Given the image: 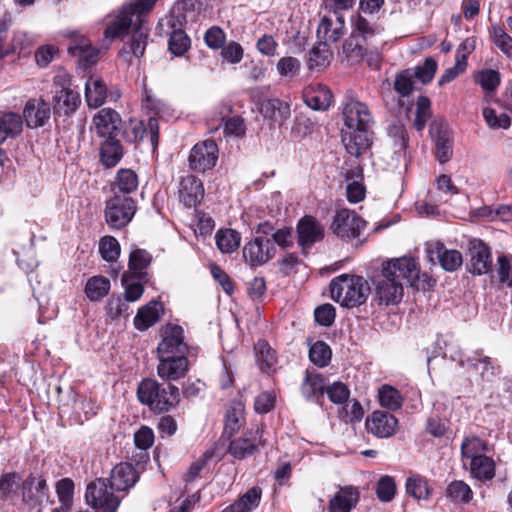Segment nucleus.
Returning <instances> with one entry per match:
<instances>
[{"label":"nucleus","mask_w":512,"mask_h":512,"mask_svg":"<svg viewBox=\"0 0 512 512\" xmlns=\"http://www.w3.org/2000/svg\"><path fill=\"white\" fill-rule=\"evenodd\" d=\"M157 0H134L125 5L119 15L107 24L106 38L122 37L124 46L119 55L125 61L131 56H143L149 29L146 27L145 16L152 10Z\"/></svg>","instance_id":"obj_1"},{"label":"nucleus","mask_w":512,"mask_h":512,"mask_svg":"<svg viewBox=\"0 0 512 512\" xmlns=\"http://www.w3.org/2000/svg\"><path fill=\"white\" fill-rule=\"evenodd\" d=\"M370 291L367 280L362 276L342 274L330 283L331 298L348 309L363 305Z\"/></svg>","instance_id":"obj_2"},{"label":"nucleus","mask_w":512,"mask_h":512,"mask_svg":"<svg viewBox=\"0 0 512 512\" xmlns=\"http://www.w3.org/2000/svg\"><path fill=\"white\" fill-rule=\"evenodd\" d=\"M137 398L154 413H163L179 403L180 392L175 385L164 386L155 379L145 378L138 384Z\"/></svg>","instance_id":"obj_3"},{"label":"nucleus","mask_w":512,"mask_h":512,"mask_svg":"<svg viewBox=\"0 0 512 512\" xmlns=\"http://www.w3.org/2000/svg\"><path fill=\"white\" fill-rule=\"evenodd\" d=\"M135 201L127 195L115 194L106 202L105 220L111 229H122L133 219Z\"/></svg>","instance_id":"obj_4"},{"label":"nucleus","mask_w":512,"mask_h":512,"mask_svg":"<svg viewBox=\"0 0 512 512\" xmlns=\"http://www.w3.org/2000/svg\"><path fill=\"white\" fill-rule=\"evenodd\" d=\"M382 274L394 278L403 287L412 286L419 279L420 265L412 257L390 259L382 264Z\"/></svg>","instance_id":"obj_5"},{"label":"nucleus","mask_w":512,"mask_h":512,"mask_svg":"<svg viewBox=\"0 0 512 512\" xmlns=\"http://www.w3.org/2000/svg\"><path fill=\"white\" fill-rule=\"evenodd\" d=\"M86 503L96 512H116L120 499L108 490L104 479H96L87 485Z\"/></svg>","instance_id":"obj_6"},{"label":"nucleus","mask_w":512,"mask_h":512,"mask_svg":"<svg viewBox=\"0 0 512 512\" xmlns=\"http://www.w3.org/2000/svg\"><path fill=\"white\" fill-rule=\"evenodd\" d=\"M366 222L356 212L347 208L336 211L330 229L342 240H351L360 236Z\"/></svg>","instance_id":"obj_7"},{"label":"nucleus","mask_w":512,"mask_h":512,"mask_svg":"<svg viewBox=\"0 0 512 512\" xmlns=\"http://www.w3.org/2000/svg\"><path fill=\"white\" fill-rule=\"evenodd\" d=\"M219 157V150L216 142L207 139L196 143L189 154L188 163L191 170L198 173H205L212 170Z\"/></svg>","instance_id":"obj_8"},{"label":"nucleus","mask_w":512,"mask_h":512,"mask_svg":"<svg viewBox=\"0 0 512 512\" xmlns=\"http://www.w3.org/2000/svg\"><path fill=\"white\" fill-rule=\"evenodd\" d=\"M345 126L354 131L368 132L374 124V118L366 103L351 99L343 106Z\"/></svg>","instance_id":"obj_9"},{"label":"nucleus","mask_w":512,"mask_h":512,"mask_svg":"<svg viewBox=\"0 0 512 512\" xmlns=\"http://www.w3.org/2000/svg\"><path fill=\"white\" fill-rule=\"evenodd\" d=\"M182 10L179 5L175 6L167 19V25L172 29L169 38V50L176 56L183 55L190 47V39L181 28L186 23V16Z\"/></svg>","instance_id":"obj_10"},{"label":"nucleus","mask_w":512,"mask_h":512,"mask_svg":"<svg viewBox=\"0 0 512 512\" xmlns=\"http://www.w3.org/2000/svg\"><path fill=\"white\" fill-rule=\"evenodd\" d=\"M163 339L158 344V356H186L188 346L184 342V330L178 325H166L162 332Z\"/></svg>","instance_id":"obj_11"},{"label":"nucleus","mask_w":512,"mask_h":512,"mask_svg":"<svg viewBox=\"0 0 512 512\" xmlns=\"http://www.w3.org/2000/svg\"><path fill=\"white\" fill-rule=\"evenodd\" d=\"M468 270L474 275L487 274L492 269L490 248L480 239H472L468 244Z\"/></svg>","instance_id":"obj_12"},{"label":"nucleus","mask_w":512,"mask_h":512,"mask_svg":"<svg viewBox=\"0 0 512 512\" xmlns=\"http://www.w3.org/2000/svg\"><path fill=\"white\" fill-rule=\"evenodd\" d=\"M276 248L272 240L256 237L243 248V257L253 267L262 266L274 257Z\"/></svg>","instance_id":"obj_13"},{"label":"nucleus","mask_w":512,"mask_h":512,"mask_svg":"<svg viewBox=\"0 0 512 512\" xmlns=\"http://www.w3.org/2000/svg\"><path fill=\"white\" fill-rule=\"evenodd\" d=\"M67 49L71 56L77 57L83 68L93 65L98 60L99 50L93 47L91 41L83 35L72 34Z\"/></svg>","instance_id":"obj_14"},{"label":"nucleus","mask_w":512,"mask_h":512,"mask_svg":"<svg viewBox=\"0 0 512 512\" xmlns=\"http://www.w3.org/2000/svg\"><path fill=\"white\" fill-rule=\"evenodd\" d=\"M426 252L431 261L438 260L448 272L456 271L463 263L462 254L456 249H447L441 242L428 243Z\"/></svg>","instance_id":"obj_15"},{"label":"nucleus","mask_w":512,"mask_h":512,"mask_svg":"<svg viewBox=\"0 0 512 512\" xmlns=\"http://www.w3.org/2000/svg\"><path fill=\"white\" fill-rule=\"evenodd\" d=\"M366 429L369 433L378 438H389L393 436L398 428L397 418L385 411H374L366 419Z\"/></svg>","instance_id":"obj_16"},{"label":"nucleus","mask_w":512,"mask_h":512,"mask_svg":"<svg viewBox=\"0 0 512 512\" xmlns=\"http://www.w3.org/2000/svg\"><path fill=\"white\" fill-rule=\"evenodd\" d=\"M263 430L259 426L252 427L243 437L230 442L229 453L236 459H244L253 455L259 444L262 443Z\"/></svg>","instance_id":"obj_17"},{"label":"nucleus","mask_w":512,"mask_h":512,"mask_svg":"<svg viewBox=\"0 0 512 512\" xmlns=\"http://www.w3.org/2000/svg\"><path fill=\"white\" fill-rule=\"evenodd\" d=\"M404 287L392 277L381 273V278L375 282V299L380 305H393L401 301Z\"/></svg>","instance_id":"obj_18"},{"label":"nucleus","mask_w":512,"mask_h":512,"mask_svg":"<svg viewBox=\"0 0 512 512\" xmlns=\"http://www.w3.org/2000/svg\"><path fill=\"white\" fill-rule=\"evenodd\" d=\"M157 374L166 381H176L185 376L188 371L186 356H158Z\"/></svg>","instance_id":"obj_19"},{"label":"nucleus","mask_w":512,"mask_h":512,"mask_svg":"<svg viewBox=\"0 0 512 512\" xmlns=\"http://www.w3.org/2000/svg\"><path fill=\"white\" fill-rule=\"evenodd\" d=\"M148 137L153 149L157 148L159 143V124L156 117H149L146 124L142 121H131L129 128L125 132L126 140L136 142Z\"/></svg>","instance_id":"obj_20"},{"label":"nucleus","mask_w":512,"mask_h":512,"mask_svg":"<svg viewBox=\"0 0 512 512\" xmlns=\"http://www.w3.org/2000/svg\"><path fill=\"white\" fill-rule=\"evenodd\" d=\"M120 115L113 109L103 108L93 117L97 136L103 139L117 137L119 134Z\"/></svg>","instance_id":"obj_21"},{"label":"nucleus","mask_w":512,"mask_h":512,"mask_svg":"<svg viewBox=\"0 0 512 512\" xmlns=\"http://www.w3.org/2000/svg\"><path fill=\"white\" fill-rule=\"evenodd\" d=\"M178 196L184 206L188 208L197 206L204 197L202 181L194 175L183 177L179 184Z\"/></svg>","instance_id":"obj_22"},{"label":"nucleus","mask_w":512,"mask_h":512,"mask_svg":"<svg viewBox=\"0 0 512 512\" xmlns=\"http://www.w3.org/2000/svg\"><path fill=\"white\" fill-rule=\"evenodd\" d=\"M345 19L343 15H324L317 28V37L324 43H334L345 34Z\"/></svg>","instance_id":"obj_23"},{"label":"nucleus","mask_w":512,"mask_h":512,"mask_svg":"<svg viewBox=\"0 0 512 512\" xmlns=\"http://www.w3.org/2000/svg\"><path fill=\"white\" fill-rule=\"evenodd\" d=\"M297 232L298 244L302 249L310 248L324 236L323 226L312 216H305L299 221Z\"/></svg>","instance_id":"obj_24"},{"label":"nucleus","mask_w":512,"mask_h":512,"mask_svg":"<svg viewBox=\"0 0 512 512\" xmlns=\"http://www.w3.org/2000/svg\"><path fill=\"white\" fill-rule=\"evenodd\" d=\"M50 105L43 99H30L25 104L23 116L29 128L44 126L50 119Z\"/></svg>","instance_id":"obj_25"},{"label":"nucleus","mask_w":512,"mask_h":512,"mask_svg":"<svg viewBox=\"0 0 512 512\" xmlns=\"http://www.w3.org/2000/svg\"><path fill=\"white\" fill-rule=\"evenodd\" d=\"M138 480V473L130 463H119L111 471L110 488L115 491H126Z\"/></svg>","instance_id":"obj_26"},{"label":"nucleus","mask_w":512,"mask_h":512,"mask_svg":"<svg viewBox=\"0 0 512 512\" xmlns=\"http://www.w3.org/2000/svg\"><path fill=\"white\" fill-rule=\"evenodd\" d=\"M359 501V491L354 486L341 487L330 499L329 512H351Z\"/></svg>","instance_id":"obj_27"},{"label":"nucleus","mask_w":512,"mask_h":512,"mask_svg":"<svg viewBox=\"0 0 512 512\" xmlns=\"http://www.w3.org/2000/svg\"><path fill=\"white\" fill-rule=\"evenodd\" d=\"M151 262L152 256L148 251L136 248L129 255L128 271L125 273H129L137 280L149 282V274L146 269Z\"/></svg>","instance_id":"obj_28"},{"label":"nucleus","mask_w":512,"mask_h":512,"mask_svg":"<svg viewBox=\"0 0 512 512\" xmlns=\"http://www.w3.org/2000/svg\"><path fill=\"white\" fill-rule=\"evenodd\" d=\"M53 100L54 112L64 115L75 112L81 103L79 93L65 87H61L59 90L55 91Z\"/></svg>","instance_id":"obj_29"},{"label":"nucleus","mask_w":512,"mask_h":512,"mask_svg":"<svg viewBox=\"0 0 512 512\" xmlns=\"http://www.w3.org/2000/svg\"><path fill=\"white\" fill-rule=\"evenodd\" d=\"M302 395L309 401H318L325 392V380L315 370H307L301 384Z\"/></svg>","instance_id":"obj_30"},{"label":"nucleus","mask_w":512,"mask_h":512,"mask_svg":"<svg viewBox=\"0 0 512 512\" xmlns=\"http://www.w3.org/2000/svg\"><path fill=\"white\" fill-rule=\"evenodd\" d=\"M367 133L354 130L342 132V142L348 154L360 157L369 149L371 140Z\"/></svg>","instance_id":"obj_31"},{"label":"nucleus","mask_w":512,"mask_h":512,"mask_svg":"<svg viewBox=\"0 0 512 512\" xmlns=\"http://www.w3.org/2000/svg\"><path fill=\"white\" fill-rule=\"evenodd\" d=\"M460 364L476 371L481 370V377L486 381H491L499 373V366L494 365L490 357L483 355L480 351H476Z\"/></svg>","instance_id":"obj_32"},{"label":"nucleus","mask_w":512,"mask_h":512,"mask_svg":"<svg viewBox=\"0 0 512 512\" xmlns=\"http://www.w3.org/2000/svg\"><path fill=\"white\" fill-rule=\"evenodd\" d=\"M85 98L91 108L102 106L107 98V86L98 76H90L85 83Z\"/></svg>","instance_id":"obj_33"},{"label":"nucleus","mask_w":512,"mask_h":512,"mask_svg":"<svg viewBox=\"0 0 512 512\" xmlns=\"http://www.w3.org/2000/svg\"><path fill=\"white\" fill-rule=\"evenodd\" d=\"M262 490L258 486L248 489L240 498L227 506L223 512H251L260 503Z\"/></svg>","instance_id":"obj_34"},{"label":"nucleus","mask_w":512,"mask_h":512,"mask_svg":"<svg viewBox=\"0 0 512 512\" xmlns=\"http://www.w3.org/2000/svg\"><path fill=\"white\" fill-rule=\"evenodd\" d=\"M23 500L30 507L41 506L48 501V487L46 480L33 478L25 487Z\"/></svg>","instance_id":"obj_35"},{"label":"nucleus","mask_w":512,"mask_h":512,"mask_svg":"<svg viewBox=\"0 0 512 512\" xmlns=\"http://www.w3.org/2000/svg\"><path fill=\"white\" fill-rule=\"evenodd\" d=\"M123 147L117 137L104 139L100 146V160L107 168L116 166L123 157Z\"/></svg>","instance_id":"obj_36"},{"label":"nucleus","mask_w":512,"mask_h":512,"mask_svg":"<svg viewBox=\"0 0 512 512\" xmlns=\"http://www.w3.org/2000/svg\"><path fill=\"white\" fill-rule=\"evenodd\" d=\"M23 129L22 117L14 112L0 116V145L20 135Z\"/></svg>","instance_id":"obj_37"},{"label":"nucleus","mask_w":512,"mask_h":512,"mask_svg":"<svg viewBox=\"0 0 512 512\" xmlns=\"http://www.w3.org/2000/svg\"><path fill=\"white\" fill-rule=\"evenodd\" d=\"M158 303L150 302L141 307L134 317V327L139 331H145L159 320Z\"/></svg>","instance_id":"obj_38"},{"label":"nucleus","mask_w":512,"mask_h":512,"mask_svg":"<svg viewBox=\"0 0 512 512\" xmlns=\"http://www.w3.org/2000/svg\"><path fill=\"white\" fill-rule=\"evenodd\" d=\"M260 113L271 121H278L289 116L288 104L277 98L266 99L259 106Z\"/></svg>","instance_id":"obj_39"},{"label":"nucleus","mask_w":512,"mask_h":512,"mask_svg":"<svg viewBox=\"0 0 512 512\" xmlns=\"http://www.w3.org/2000/svg\"><path fill=\"white\" fill-rule=\"evenodd\" d=\"M111 288L110 280L98 275L89 278L85 285V294L90 301H99L108 295Z\"/></svg>","instance_id":"obj_40"},{"label":"nucleus","mask_w":512,"mask_h":512,"mask_svg":"<svg viewBox=\"0 0 512 512\" xmlns=\"http://www.w3.org/2000/svg\"><path fill=\"white\" fill-rule=\"evenodd\" d=\"M471 474L480 481H488L495 476V462L488 456L476 457L470 463Z\"/></svg>","instance_id":"obj_41"},{"label":"nucleus","mask_w":512,"mask_h":512,"mask_svg":"<svg viewBox=\"0 0 512 512\" xmlns=\"http://www.w3.org/2000/svg\"><path fill=\"white\" fill-rule=\"evenodd\" d=\"M305 103L314 110H325L332 103V94L325 86L305 93Z\"/></svg>","instance_id":"obj_42"},{"label":"nucleus","mask_w":512,"mask_h":512,"mask_svg":"<svg viewBox=\"0 0 512 512\" xmlns=\"http://www.w3.org/2000/svg\"><path fill=\"white\" fill-rule=\"evenodd\" d=\"M106 319L119 322L129 316V304L120 295H112L105 306Z\"/></svg>","instance_id":"obj_43"},{"label":"nucleus","mask_w":512,"mask_h":512,"mask_svg":"<svg viewBox=\"0 0 512 512\" xmlns=\"http://www.w3.org/2000/svg\"><path fill=\"white\" fill-rule=\"evenodd\" d=\"M353 26V33H357L363 38L364 41H368L375 36H378L382 32V28L375 23L369 22L360 13L351 19Z\"/></svg>","instance_id":"obj_44"},{"label":"nucleus","mask_w":512,"mask_h":512,"mask_svg":"<svg viewBox=\"0 0 512 512\" xmlns=\"http://www.w3.org/2000/svg\"><path fill=\"white\" fill-rule=\"evenodd\" d=\"M122 286L124 287V300L135 302L141 298L144 293V284L147 282L137 280L129 273H123L121 278Z\"/></svg>","instance_id":"obj_45"},{"label":"nucleus","mask_w":512,"mask_h":512,"mask_svg":"<svg viewBox=\"0 0 512 512\" xmlns=\"http://www.w3.org/2000/svg\"><path fill=\"white\" fill-rule=\"evenodd\" d=\"M215 240L222 253H232L239 247L241 236L233 229H225L216 233Z\"/></svg>","instance_id":"obj_46"},{"label":"nucleus","mask_w":512,"mask_h":512,"mask_svg":"<svg viewBox=\"0 0 512 512\" xmlns=\"http://www.w3.org/2000/svg\"><path fill=\"white\" fill-rule=\"evenodd\" d=\"M446 496L455 503H468L473 492L468 484L462 480L452 481L446 488Z\"/></svg>","instance_id":"obj_47"},{"label":"nucleus","mask_w":512,"mask_h":512,"mask_svg":"<svg viewBox=\"0 0 512 512\" xmlns=\"http://www.w3.org/2000/svg\"><path fill=\"white\" fill-rule=\"evenodd\" d=\"M487 451L488 443L476 436L466 437L461 444L462 456L470 460L484 456Z\"/></svg>","instance_id":"obj_48"},{"label":"nucleus","mask_w":512,"mask_h":512,"mask_svg":"<svg viewBox=\"0 0 512 512\" xmlns=\"http://www.w3.org/2000/svg\"><path fill=\"white\" fill-rule=\"evenodd\" d=\"M256 359L262 371H268L276 363L275 351L265 341H259L255 346Z\"/></svg>","instance_id":"obj_49"},{"label":"nucleus","mask_w":512,"mask_h":512,"mask_svg":"<svg viewBox=\"0 0 512 512\" xmlns=\"http://www.w3.org/2000/svg\"><path fill=\"white\" fill-rule=\"evenodd\" d=\"M332 356V351L325 342H315L309 350V358L318 367H325L329 364Z\"/></svg>","instance_id":"obj_50"},{"label":"nucleus","mask_w":512,"mask_h":512,"mask_svg":"<svg viewBox=\"0 0 512 512\" xmlns=\"http://www.w3.org/2000/svg\"><path fill=\"white\" fill-rule=\"evenodd\" d=\"M120 244L113 236H104L99 242L101 257L107 262H115L120 256Z\"/></svg>","instance_id":"obj_51"},{"label":"nucleus","mask_w":512,"mask_h":512,"mask_svg":"<svg viewBox=\"0 0 512 512\" xmlns=\"http://www.w3.org/2000/svg\"><path fill=\"white\" fill-rule=\"evenodd\" d=\"M116 185L120 192L130 194L138 187V177L136 173L130 169H121L117 173Z\"/></svg>","instance_id":"obj_52"},{"label":"nucleus","mask_w":512,"mask_h":512,"mask_svg":"<svg viewBox=\"0 0 512 512\" xmlns=\"http://www.w3.org/2000/svg\"><path fill=\"white\" fill-rule=\"evenodd\" d=\"M406 491L409 495L418 500H426L430 495L427 481L418 476H411L407 479Z\"/></svg>","instance_id":"obj_53"},{"label":"nucleus","mask_w":512,"mask_h":512,"mask_svg":"<svg viewBox=\"0 0 512 512\" xmlns=\"http://www.w3.org/2000/svg\"><path fill=\"white\" fill-rule=\"evenodd\" d=\"M331 53L327 44L321 41L309 52L308 66L310 69L315 67H325L329 64Z\"/></svg>","instance_id":"obj_54"},{"label":"nucleus","mask_w":512,"mask_h":512,"mask_svg":"<svg viewBox=\"0 0 512 512\" xmlns=\"http://www.w3.org/2000/svg\"><path fill=\"white\" fill-rule=\"evenodd\" d=\"M500 74L493 69H484L477 73L475 82L486 92H494L500 85Z\"/></svg>","instance_id":"obj_55"},{"label":"nucleus","mask_w":512,"mask_h":512,"mask_svg":"<svg viewBox=\"0 0 512 512\" xmlns=\"http://www.w3.org/2000/svg\"><path fill=\"white\" fill-rule=\"evenodd\" d=\"M453 153L452 142L446 133L438 131L435 136V156L440 163L450 160Z\"/></svg>","instance_id":"obj_56"},{"label":"nucleus","mask_w":512,"mask_h":512,"mask_svg":"<svg viewBox=\"0 0 512 512\" xmlns=\"http://www.w3.org/2000/svg\"><path fill=\"white\" fill-rule=\"evenodd\" d=\"M430 100L426 96H420L416 102V113L413 126L417 131L424 129L428 119L431 117Z\"/></svg>","instance_id":"obj_57"},{"label":"nucleus","mask_w":512,"mask_h":512,"mask_svg":"<svg viewBox=\"0 0 512 512\" xmlns=\"http://www.w3.org/2000/svg\"><path fill=\"white\" fill-rule=\"evenodd\" d=\"M486 124L491 129H508L511 126V118L506 113L496 114L491 107H485L482 111Z\"/></svg>","instance_id":"obj_58"},{"label":"nucleus","mask_w":512,"mask_h":512,"mask_svg":"<svg viewBox=\"0 0 512 512\" xmlns=\"http://www.w3.org/2000/svg\"><path fill=\"white\" fill-rule=\"evenodd\" d=\"M414 74L410 69L403 70L398 73L394 81V89L401 96L405 97L412 93L414 90Z\"/></svg>","instance_id":"obj_59"},{"label":"nucleus","mask_w":512,"mask_h":512,"mask_svg":"<svg viewBox=\"0 0 512 512\" xmlns=\"http://www.w3.org/2000/svg\"><path fill=\"white\" fill-rule=\"evenodd\" d=\"M379 401L383 407L396 410L402 405V397L398 390L389 385H384L379 390Z\"/></svg>","instance_id":"obj_60"},{"label":"nucleus","mask_w":512,"mask_h":512,"mask_svg":"<svg viewBox=\"0 0 512 512\" xmlns=\"http://www.w3.org/2000/svg\"><path fill=\"white\" fill-rule=\"evenodd\" d=\"M396 493V483L393 477L382 476L376 484V495L381 502H390Z\"/></svg>","instance_id":"obj_61"},{"label":"nucleus","mask_w":512,"mask_h":512,"mask_svg":"<svg viewBox=\"0 0 512 512\" xmlns=\"http://www.w3.org/2000/svg\"><path fill=\"white\" fill-rule=\"evenodd\" d=\"M244 420L243 408L241 404L231 407L226 414L225 432L229 435L236 433Z\"/></svg>","instance_id":"obj_62"},{"label":"nucleus","mask_w":512,"mask_h":512,"mask_svg":"<svg viewBox=\"0 0 512 512\" xmlns=\"http://www.w3.org/2000/svg\"><path fill=\"white\" fill-rule=\"evenodd\" d=\"M276 68L280 76L293 78L298 75L301 69V62L295 57L286 56L278 60Z\"/></svg>","instance_id":"obj_63"},{"label":"nucleus","mask_w":512,"mask_h":512,"mask_svg":"<svg viewBox=\"0 0 512 512\" xmlns=\"http://www.w3.org/2000/svg\"><path fill=\"white\" fill-rule=\"evenodd\" d=\"M512 257L507 255H500L497 258L496 273L499 282L505 284L508 287H512Z\"/></svg>","instance_id":"obj_64"}]
</instances>
